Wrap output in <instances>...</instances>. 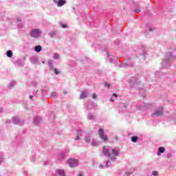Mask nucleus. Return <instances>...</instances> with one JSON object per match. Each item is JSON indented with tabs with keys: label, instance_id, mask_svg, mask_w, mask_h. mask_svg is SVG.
Instances as JSON below:
<instances>
[{
	"label": "nucleus",
	"instance_id": "nucleus-32",
	"mask_svg": "<svg viewBox=\"0 0 176 176\" xmlns=\"http://www.w3.org/2000/svg\"><path fill=\"white\" fill-rule=\"evenodd\" d=\"M131 173L126 172V173H125L124 176H129V175H131Z\"/></svg>",
	"mask_w": 176,
	"mask_h": 176
},
{
	"label": "nucleus",
	"instance_id": "nucleus-46",
	"mask_svg": "<svg viewBox=\"0 0 176 176\" xmlns=\"http://www.w3.org/2000/svg\"><path fill=\"white\" fill-rule=\"evenodd\" d=\"M64 94H67V92H66V91H64Z\"/></svg>",
	"mask_w": 176,
	"mask_h": 176
},
{
	"label": "nucleus",
	"instance_id": "nucleus-29",
	"mask_svg": "<svg viewBox=\"0 0 176 176\" xmlns=\"http://www.w3.org/2000/svg\"><path fill=\"white\" fill-rule=\"evenodd\" d=\"M92 98H94V100H96V98H97V95L96 94H94L92 95Z\"/></svg>",
	"mask_w": 176,
	"mask_h": 176
},
{
	"label": "nucleus",
	"instance_id": "nucleus-21",
	"mask_svg": "<svg viewBox=\"0 0 176 176\" xmlns=\"http://www.w3.org/2000/svg\"><path fill=\"white\" fill-rule=\"evenodd\" d=\"M85 142H87V144H89L90 142V137L86 136L85 138Z\"/></svg>",
	"mask_w": 176,
	"mask_h": 176
},
{
	"label": "nucleus",
	"instance_id": "nucleus-34",
	"mask_svg": "<svg viewBox=\"0 0 176 176\" xmlns=\"http://www.w3.org/2000/svg\"><path fill=\"white\" fill-rule=\"evenodd\" d=\"M104 85H105V87L109 88L111 87V85L107 82H105Z\"/></svg>",
	"mask_w": 176,
	"mask_h": 176
},
{
	"label": "nucleus",
	"instance_id": "nucleus-10",
	"mask_svg": "<svg viewBox=\"0 0 176 176\" xmlns=\"http://www.w3.org/2000/svg\"><path fill=\"white\" fill-rule=\"evenodd\" d=\"M87 94H88L87 89L84 90V91L81 93V94H80V98L81 100H83V98H86V97H87Z\"/></svg>",
	"mask_w": 176,
	"mask_h": 176
},
{
	"label": "nucleus",
	"instance_id": "nucleus-30",
	"mask_svg": "<svg viewBox=\"0 0 176 176\" xmlns=\"http://www.w3.org/2000/svg\"><path fill=\"white\" fill-rule=\"evenodd\" d=\"M2 162H3V157L0 155V164L2 163Z\"/></svg>",
	"mask_w": 176,
	"mask_h": 176
},
{
	"label": "nucleus",
	"instance_id": "nucleus-18",
	"mask_svg": "<svg viewBox=\"0 0 176 176\" xmlns=\"http://www.w3.org/2000/svg\"><path fill=\"white\" fill-rule=\"evenodd\" d=\"M14 85H16L15 81H11V82H10V84H9V87H10V89H12V87H13V86H14Z\"/></svg>",
	"mask_w": 176,
	"mask_h": 176
},
{
	"label": "nucleus",
	"instance_id": "nucleus-37",
	"mask_svg": "<svg viewBox=\"0 0 176 176\" xmlns=\"http://www.w3.org/2000/svg\"><path fill=\"white\" fill-rule=\"evenodd\" d=\"M99 167H100V168H104V166H103L102 164H100L99 165Z\"/></svg>",
	"mask_w": 176,
	"mask_h": 176
},
{
	"label": "nucleus",
	"instance_id": "nucleus-26",
	"mask_svg": "<svg viewBox=\"0 0 176 176\" xmlns=\"http://www.w3.org/2000/svg\"><path fill=\"white\" fill-rule=\"evenodd\" d=\"M54 72H55L56 75H58V74H60V72L57 71V69H54Z\"/></svg>",
	"mask_w": 176,
	"mask_h": 176
},
{
	"label": "nucleus",
	"instance_id": "nucleus-28",
	"mask_svg": "<svg viewBox=\"0 0 176 176\" xmlns=\"http://www.w3.org/2000/svg\"><path fill=\"white\" fill-rule=\"evenodd\" d=\"M157 174H158L157 171L156 170L153 171V175L157 176Z\"/></svg>",
	"mask_w": 176,
	"mask_h": 176
},
{
	"label": "nucleus",
	"instance_id": "nucleus-49",
	"mask_svg": "<svg viewBox=\"0 0 176 176\" xmlns=\"http://www.w3.org/2000/svg\"><path fill=\"white\" fill-rule=\"evenodd\" d=\"M108 57H109V54H107Z\"/></svg>",
	"mask_w": 176,
	"mask_h": 176
},
{
	"label": "nucleus",
	"instance_id": "nucleus-41",
	"mask_svg": "<svg viewBox=\"0 0 176 176\" xmlns=\"http://www.w3.org/2000/svg\"><path fill=\"white\" fill-rule=\"evenodd\" d=\"M17 21H21V19L18 18V19H17Z\"/></svg>",
	"mask_w": 176,
	"mask_h": 176
},
{
	"label": "nucleus",
	"instance_id": "nucleus-27",
	"mask_svg": "<svg viewBox=\"0 0 176 176\" xmlns=\"http://www.w3.org/2000/svg\"><path fill=\"white\" fill-rule=\"evenodd\" d=\"M140 10L139 8H136V9L135 10V13H140Z\"/></svg>",
	"mask_w": 176,
	"mask_h": 176
},
{
	"label": "nucleus",
	"instance_id": "nucleus-16",
	"mask_svg": "<svg viewBox=\"0 0 176 176\" xmlns=\"http://www.w3.org/2000/svg\"><path fill=\"white\" fill-rule=\"evenodd\" d=\"M64 157H65V155H64V153H60L58 155L59 160H63V159H64Z\"/></svg>",
	"mask_w": 176,
	"mask_h": 176
},
{
	"label": "nucleus",
	"instance_id": "nucleus-47",
	"mask_svg": "<svg viewBox=\"0 0 176 176\" xmlns=\"http://www.w3.org/2000/svg\"><path fill=\"white\" fill-rule=\"evenodd\" d=\"M149 31H150V32H151V31H152V29H149Z\"/></svg>",
	"mask_w": 176,
	"mask_h": 176
},
{
	"label": "nucleus",
	"instance_id": "nucleus-5",
	"mask_svg": "<svg viewBox=\"0 0 176 176\" xmlns=\"http://www.w3.org/2000/svg\"><path fill=\"white\" fill-rule=\"evenodd\" d=\"M163 115V108L160 107L151 115L152 118H157V116H162Z\"/></svg>",
	"mask_w": 176,
	"mask_h": 176
},
{
	"label": "nucleus",
	"instance_id": "nucleus-31",
	"mask_svg": "<svg viewBox=\"0 0 176 176\" xmlns=\"http://www.w3.org/2000/svg\"><path fill=\"white\" fill-rule=\"evenodd\" d=\"M91 145H92V146H96V145H97V142H91Z\"/></svg>",
	"mask_w": 176,
	"mask_h": 176
},
{
	"label": "nucleus",
	"instance_id": "nucleus-48",
	"mask_svg": "<svg viewBox=\"0 0 176 176\" xmlns=\"http://www.w3.org/2000/svg\"><path fill=\"white\" fill-rule=\"evenodd\" d=\"M21 27H23V25H21V27H19V28H21Z\"/></svg>",
	"mask_w": 176,
	"mask_h": 176
},
{
	"label": "nucleus",
	"instance_id": "nucleus-8",
	"mask_svg": "<svg viewBox=\"0 0 176 176\" xmlns=\"http://www.w3.org/2000/svg\"><path fill=\"white\" fill-rule=\"evenodd\" d=\"M54 2L58 8H61V6H64L67 3V1L65 0H54Z\"/></svg>",
	"mask_w": 176,
	"mask_h": 176
},
{
	"label": "nucleus",
	"instance_id": "nucleus-22",
	"mask_svg": "<svg viewBox=\"0 0 176 176\" xmlns=\"http://www.w3.org/2000/svg\"><path fill=\"white\" fill-rule=\"evenodd\" d=\"M60 58V55L58 54H54V60H58Z\"/></svg>",
	"mask_w": 176,
	"mask_h": 176
},
{
	"label": "nucleus",
	"instance_id": "nucleus-2",
	"mask_svg": "<svg viewBox=\"0 0 176 176\" xmlns=\"http://www.w3.org/2000/svg\"><path fill=\"white\" fill-rule=\"evenodd\" d=\"M175 58V56H173L171 52H169L166 55V58L162 60V67H165V68H167V65L170 64V62L173 61Z\"/></svg>",
	"mask_w": 176,
	"mask_h": 176
},
{
	"label": "nucleus",
	"instance_id": "nucleus-23",
	"mask_svg": "<svg viewBox=\"0 0 176 176\" xmlns=\"http://www.w3.org/2000/svg\"><path fill=\"white\" fill-rule=\"evenodd\" d=\"M48 65H49V67H50V69H53V68H54V67H53V62L49 61L48 62Z\"/></svg>",
	"mask_w": 176,
	"mask_h": 176
},
{
	"label": "nucleus",
	"instance_id": "nucleus-50",
	"mask_svg": "<svg viewBox=\"0 0 176 176\" xmlns=\"http://www.w3.org/2000/svg\"><path fill=\"white\" fill-rule=\"evenodd\" d=\"M58 176H60V175H58Z\"/></svg>",
	"mask_w": 176,
	"mask_h": 176
},
{
	"label": "nucleus",
	"instance_id": "nucleus-4",
	"mask_svg": "<svg viewBox=\"0 0 176 176\" xmlns=\"http://www.w3.org/2000/svg\"><path fill=\"white\" fill-rule=\"evenodd\" d=\"M98 135L100 139L104 141V142H107L108 141V137L104 134V129H100L98 131Z\"/></svg>",
	"mask_w": 176,
	"mask_h": 176
},
{
	"label": "nucleus",
	"instance_id": "nucleus-20",
	"mask_svg": "<svg viewBox=\"0 0 176 176\" xmlns=\"http://www.w3.org/2000/svg\"><path fill=\"white\" fill-rule=\"evenodd\" d=\"M88 120H94V116H93L91 114H89L88 115Z\"/></svg>",
	"mask_w": 176,
	"mask_h": 176
},
{
	"label": "nucleus",
	"instance_id": "nucleus-43",
	"mask_svg": "<svg viewBox=\"0 0 176 176\" xmlns=\"http://www.w3.org/2000/svg\"><path fill=\"white\" fill-rule=\"evenodd\" d=\"M47 164V162H44V166H46Z\"/></svg>",
	"mask_w": 176,
	"mask_h": 176
},
{
	"label": "nucleus",
	"instance_id": "nucleus-3",
	"mask_svg": "<svg viewBox=\"0 0 176 176\" xmlns=\"http://www.w3.org/2000/svg\"><path fill=\"white\" fill-rule=\"evenodd\" d=\"M42 34V31L39 29H32L30 32L32 38H39Z\"/></svg>",
	"mask_w": 176,
	"mask_h": 176
},
{
	"label": "nucleus",
	"instance_id": "nucleus-45",
	"mask_svg": "<svg viewBox=\"0 0 176 176\" xmlns=\"http://www.w3.org/2000/svg\"><path fill=\"white\" fill-rule=\"evenodd\" d=\"M78 176H83V175L82 173H80Z\"/></svg>",
	"mask_w": 176,
	"mask_h": 176
},
{
	"label": "nucleus",
	"instance_id": "nucleus-24",
	"mask_svg": "<svg viewBox=\"0 0 176 176\" xmlns=\"http://www.w3.org/2000/svg\"><path fill=\"white\" fill-rule=\"evenodd\" d=\"M146 107H148V104H144V107L140 106L139 109H141L142 111H144V110H145V108H146Z\"/></svg>",
	"mask_w": 176,
	"mask_h": 176
},
{
	"label": "nucleus",
	"instance_id": "nucleus-17",
	"mask_svg": "<svg viewBox=\"0 0 176 176\" xmlns=\"http://www.w3.org/2000/svg\"><path fill=\"white\" fill-rule=\"evenodd\" d=\"M132 142H137L138 141V137L137 136H133L131 139Z\"/></svg>",
	"mask_w": 176,
	"mask_h": 176
},
{
	"label": "nucleus",
	"instance_id": "nucleus-44",
	"mask_svg": "<svg viewBox=\"0 0 176 176\" xmlns=\"http://www.w3.org/2000/svg\"><path fill=\"white\" fill-rule=\"evenodd\" d=\"M10 121V120H6V123H9Z\"/></svg>",
	"mask_w": 176,
	"mask_h": 176
},
{
	"label": "nucleus",
	"instance_id": "nucleus-13",
	"mask_svg": "<svg viewBox=\"0 0 176 176\" xmlns=\"http://www.w3.org/2000/svg\"><path fill=\"white\" fill-rule=\"evenodd\" d=\"M41 120H42V118L41 117H36L34 118V123L35 124H38V123H39V122H41Z\"/></svg>",
	"mask_w": 176,
	"mask_h": 176
},
{
	"label": "nucleus",
	"instance_id": "nucleus-11",
	"mask_svg": "<svg viewBox=\"0 0 176 176\" xmlns=\"http://www.w3.org/2000/svg\"><path fill=\"white\" fill-rule=\"evenodd\" d=\"M12 122L14 124H19L20 123V118L19 117H13Z\"/></svg>",
	"mask_w": 176,
	"mask_h": 176
},
{
	"label": "nucleus",
	"instance_id": "nucleus-15",
	"mask_svg": "<svg viewBox=\"0 0 176 176\" xmlns=\"http://www.w3.org/2000/svg\"><path fill=\"white\" fill-rule=\"evenodd\" d=\"M8 57H13V52L11 50L7 51Z\"/></svg>",
	"mask_w": 176,
	"mask_h": 176
},
{
	"label": "nucleus",
	"instance_id": "nucleus-33",
	"mask_svg": "<svg viewBox=\"0 0 176 176\" xmlns=\"http://www.w3.org/2000/svg\"><path fill=\"white\" fill-rule=\"evenodd\" d=\"M54 35H56V33H54V32L50 33L51 38H53V36H54Z\"/></svg>",
	"mask_w": 176,
	"mask_h": 176
},
{
	"label": "nucleus",
	"instance_id": "nucleus-9",
	"mask_svg": "<svg viewBox=\"0 0 176 176\" xmlns=\"http://www.w3.org/2000/svg\"><path fill=\"white\" fill-rule=\"evenodd\" d=\"M54 176H65V172L63 169H58Z\"/></svg>",
	"mask_w": 176,
	"mask_h": 176
},
{
	"label": "nucleus",
	"instance_id": "nucleus-19",
	"mask_svg": "<svg viewBox=\"0 0 176 176\" xmlns=\"http://www.w3.org/2000/svg\"><path fill=\"white\" fill-rule=\"evenodd\" d=\"M55 97H57V94L56 92H52L50 96V98H55Z\"/></svg>",
	"mask_w": 176,
	"mask_h": 176
},
{
	"label": "nucleus",
	"instance_id": "nucleus-40",
	"mask_svg": "<svg viewBox=\"0 0 176 176\" xmlns=\"http://www.w3.org/2000/svg\"><path fill=\"white\" fill-rule=\"evenodd\" d=\"M3 111V109L2 107H0V112H2Z\"/></svg>",
	"mask_w": 176,
	"mask_h": 176
},
{
	"label": "nucleus",
	"instance_id": "nucleus-25",
	"mask_svg": "<svg viewBox=\"0 0 176 176\" xmlns=\"http://www.w3.org/2000/svg\"><path fill=\"white\" fill-rule=\"evenodd\" d=\"M82 132L81 131H78V135H77V137L76 138V141H78V140H80V138L79 137V135H80V133H81Z\"/></svg>",
	"mask_w": 176,
	"mask_h": 176
},
{
	"label": "nucleus",
	"instance_id": "nucleus-12",
	"mask_svg": "<svg viewBox=\"0 0 176 176\" xmlns=\"http://www.w3.org/2000/svg\"><path fill=\"white\" fill-rule=\"evenodd\" d=\"M166 150V148H164V147H160L158 148V153H157V155L160 156V153H163L164 152V151Z\"/></svg>",
	"mask_w": 176,
	"mask_h": 176
},
{
	"label": "nucleus",
	"instance_id": "nucleus-39",
	"mask_svg": "<svg viewBox=\"0 0 176 176\" xmlns=\"http://www.w3.org/2000/svg\"><path fill=\"white\" fill-rule=\"evenodd\" d=\"M33 98H34V96H30V97H29L30 100H32Z\"/></svg>",
	"mask_w": 176,
	"mask_h": 176
},
{
	"label": "nucleus",
	"instance_id": "nucleus-38",
	"mask_svg": "<svg viewBox=\"0 0 176 176\" xmlns=\"http://www.w3.org/2000/svg\"><path fill=\"white\" fill-rule=\"evenodd\" d=\"M63 28H67V25H62Z\"/></svg>",
	"mask_w": 176,
	"mask_h": 176
},
{
	"label": "nucleus",
	"instance_id": "nucleus-7",
	"mask_svg": "<svg viewBox=\"0 0 176 176\" xmlns=\"http://www.w3.org/2000/svg\"><path fill=\"white\" fill-rule=\"evenodd\" d=\"M139 83L140 82H138V80H137V78H135V77L132 78L129 81V85L131 87H135V86H137V85H138Z\"/></svg>",
	"mask_w": 176,
	"mask_h": 176
},
{
	"label": "nucleus",
	"instance_id": "nucleus-1",
	"mask_svg": "<svg viewBox=\"0 0 176 176\" xmlns=\"http://www.w3.org/2000/svg\"><path fill=\"white\" fill-rule=\"evenodd\" d=\"M102 153L104 156H107L111 160V162L116 161V157L119 156V149L118 148H111V147L107 148L105 146L102 147Z\"/></svg>",
	"mask_w": 176,
	"mask_h": 176
},
{
	"label": "nucleus",
	"instance_id": "nucleus-35",
	"mask_svg": "<svg viewBox=\"0 0 176 176\" xmlns=\"http://www.w3.org/2000/svg\"><path fill=\"white\" fill-rule=\"evenodd\" d=\"M113 97H116V98H118V94H113Z\"/></svg>",
	"mask_w": 176,
	"mask_h": 176
},
{
	"label": "nucleus",
	"instance_id": "nucleus-42",
	"mask_svg": "<svg viewBox=\"0 0 176 176\" xmlns=\"http://www.w3.org/2000/svg\"><path fill=\"white\" fill-rule=\"evenodd\" d=\"M110 101L111 102H113V101H115L113 98H111V99H110Z\"/></svg>",
	"mask_w": 176,
	"mask_h": 176
},
{
	"label": "nucleus",
	"instance_id": "nucleus-6",
	"mask_svg": "<svg viewBox=\"0 0 176 176\" xmlns=\"http://www.w3.org/2000/svg\"><path fill=\"white\" fill-rule=\"evenodd\" d=\"M67 163L69 166V167H76V166H78V160H74V159H69L67 160Z\"/></svg>",
	"mask_w": 176,
	"mask_h": 176
},
{
	"label": "nucleus",
	"instance_id": "nucleus-14",
	"mask_svg": "<svg viewBox=\"0 0 176 176\" xmlns=\"http://www.w3.org/2000/svg\"><path fill=\"white\" fill-rule=\"evenodd\" d=\"M35 52H37V53H39L41 50H42V46L41 45H37L34 47Z\"/></svg>",
	"mask_w": 176,
	"mask_h": 176
},
{
	"label": "nucleus",
	"instance_id": "nucleus-36",
	"mask_svg": "<svg viewBox=\"0 0 176 176\" xmlns=\"http://www.w3.org/2000/svg\"><path fill=\"white\" fill-rule=\"evenodd\" d=\"M109 161H108L107 162V164H106V167H109Z\"/></svg>",
	"mask_w": 176,
	"mask_h": 176
}]
</instances>
